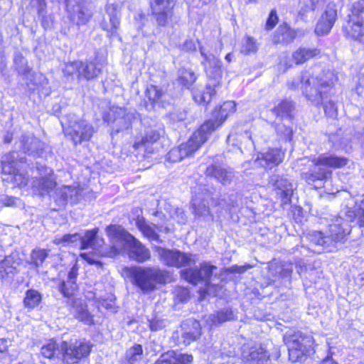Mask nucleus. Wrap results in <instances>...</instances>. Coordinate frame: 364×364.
Returning <instances> with one entry per match:
<instances>
[{"label":"nucleus","instance_id":"obj_1","mask_svg":"<svg viewBox=\"0 0 364 364\" xmlns=\"http://www.w3.org/2000/svg\"><path fill=\"white\" fill-rule=\"evenodd\" d=\"M106 232L111 247L109 250L103 252L102 255L112 257L127 247L129 257L138 262H144L150 258L149 250L122 226L110 225L106 228Z\"/></svg>","mask_w":364,"mask_h":364},{"label":"nucleus","instance_id":"obj_2","mask_svg":"<svg viewBox=\"0 0 364 364\" xmlns=\"http://www.w3.org/2000/svg\"><path fill=\"white\" fill-rule=\"evenodd\" d=\"M199 50L203 58L201 63L208 78L205 90H200L193 87L191 90L193 97L198 104H208L215 95V88L219 86L222 79V65L220 60L213 54L206 51L205 48L199 46Z\"/></svg>","mask_w":364,"mask_h":364},{"label":"nucleus","instance_id":"obj_3","mask_svg":"<svg viewBox=\"0 0 364 364\" xmlns=\"http://www.w3.org/2000/svg\"><path fill=\"white\" fill-rule=\"evenodd\" d=\"M350 230L351 226L343 218L335 216L328 225L327 235H323L320 231L314 230L309 232L306 237L311 246L316 247L314 252H333L336 248V244L342 241Z\"/></svg>","mask_w":364,"mask_h":364},{"label":"nucleus","instance_id":"obj_4","mask_svg":"<svg viewBox=\"0 0 364 364\" xmlns=\"http://www.w3.org/2000/svg\"><path fill=\"white\" fill-rule=\"evenodd\" d=\"M331 84L332 79L327 76H314L309 71H304L300 77L289 80L288 87L291 90L301 89L309 100L318 104L331 89Z\"/></svg>","mask_w":364,"mask_h":364},{"label":"nucleus","instance_id":"obj_5","mask_svg":"<svg viewBox=\"0 0 364 364\" xmlns=\"http://www.w3.org/2000/svg\"><path fill=\"white\" fill-rule=\"evenodd\" d=\"M348 159L334 154H323L314 157L309 165V170L303 172L301 177L309 184L316 182L321 183L331 177L332 171L330 168H340L346 166Z\"/></svg>","mask_w":364,"mask_h":364},{"label":"nucleus","instance_id":"obj_6","mask_svg":"<svg viewBox=\"0 0 364 364\" xmlns=\"http://www.w3.org/2000/svg\"><path fill=\"white\" fill-rule=\"evenodd\" d=\"M125 272L132 284L143 292L154 290L157 284H165L168 279L167 272L156 267L134 266L127 267Z\"/></svg>","mask_w":364,"mask_h":364},{"label":"nucleus","instance_id":"obj_7","mask_svg":"<svg viewBox=\"0 0 364 364\" xmlns=\"http://www.w3.org/2000/svg\"><path fill=\"white\" fill-rule=\"evenodd\" d=\"M284 341L288 348L289 360L292 362L301 361L311 352L314 344L311 335H304L300 331L287 333Z\"/></svg>","mask_w":364,"mask_h":364},{"label":"nucleus","instance_id":"obj_8","mask_svg":"<svg viewBox=\"0 0 364 364\" xmlns=\"http://www.w3.org/2000/svg\"><path fill=\"white\" fill-rule=\"evenodd\" d=\"M92 348L90 341L85 339H75L60 343L62 360L65 364L77 363L87 357Z\"/></svg>","mask_w":364,"mask_h":364},{"label":"nucleus","instance_id":"obj_9","mask_svg":"<svg viewBox=\"0 0 364 364\" xmlns=\"http://www.w3.org/2000/svg\"><path fill=\"white\" fill-rule=\"evenodd\" d=\"M68 125L64 127L65 122L61 121L63 131L75 144L88 141L94 133L92 126L84 119H77L74 114H70L65 119Z\"/></svg>","mask_w":364,"mask_h":364},{"label":"nucleus","instance_id":"obj_10","mask_svg":"<svg viewBox=\"0 0 364 364\" xmlns=\"http://www.w3.org/2000/svg\"><path fill=\"white\" fill-rule=\"evenodd\" d=\"M236 111L234 101H226L222 105L216 107L212 112V118L205 121L202 125V130L209 134L220 127L226 119Z\"/></svg>","mask_w":364,"mask_h":364},{"label":"nucleus","instance_id":"obj_11","mask_svg":"<svg viewBox=\"0 0 364 364\" xmlns=\"http://www.w3.org/2000/svg\"><path fill=\"white\" fill-rule=\"evenodd\" d=\"M109 116L113 117L112 122L114 124L113 129L116 132L129 129L139 119V114L135 109H127L122 107L112 109Z\"/></svg>","mask_w":364,"mask_h":364},{"label":"nucleus","instance_id":"obj_12","mask_svg":"<svg viewBox=\"0 0 364 364\" xmlns=\"http://www.w3.org/2000/svg\"><path fill=\"white\" fill-rule=\"evenodd\" d=\"M156 251L160 261L169 267L178 268L185 267L190 264L192 261L190 254L182 252L178 250H169L158 247Z\"/></svg>","mask_w":364,"mask_h":364},{"label":"nucleus","instance_id":"obj_13","mask_svg":"<svg viewBox=\"0 0 364 364\" xmlns=\"http://www.w3.org/2000/svg\"><path fill=\"white\" fill-rule=\"evenodd\" d=\"M269 185L272 187L276 197L282 204L290 203L294 192V184L286 176L274 174L270 176Z\"/></svg>","mask_w":364,"mask_h":364},{"label":"nucleus","instance_id":"obj_14","mask_svg":"<svg viewBox=\"0 0 364 364\" xmlns=\"http://www.w3.org/2000/svg\"><path fill=\"white\" fill-rule=\"evenodd\" d=\"M217 267L210 265L208 262H204L198 268H190L183 269L181 272V277L191 284H196L200 282L204 283L205 286H208L210 279L212 276L213 271Z\"/></svg>","mask_w":364,"mask_h":364},{"label":"nucleus","instance_id":"obj_15","mask_svg":"<svg viewBox=\"0 0 364 364\" xmlns=\"http://www.w3.org/2000/svg\"><path fill=\"white\" fill-rule=\"evenodd\" d=\"M176 0H151L150 6L159 26H165L173 16Z\"/></svg>","mask_w":364,"mask_h":364},{"label":"nucleus","instance_id":"obj_16","mask_svg":"<svg viewBox=\"0 0 364 364\" xmlns=\"http://www.w3.org/2000/svg\"><path fill=\"white\" fill-rule=\"evenodd\" d=\"M209 135L205 130H202L200 126L186 142L180 144L183 159L192 156L200 146L207 141Z\"/></svg>","mask_w":364,"mask_h":364},{"label":"nucleus","instance_id":"obj_17","mask_svg":"<svg viewBox=\"0 0 364 364\" xmlns=\"http://www.w3.org/2000/svg\"><path fill=\"white\" fill-rule=\"evenodd\" d=\"M82 192L79 186H64L56 189L53 198L59 206H63L67 203L75 204L81 200Z\"/></svg>","mask_w":364,"mask_h":364},{"label":"nucleus","instance_id":"obj_18","mask_svg":"<svg viewBox=\"0 0 364 364\" xmlns=\"http://www.w3.org/2000/svg\"><path fill=\"white\" fill-rule=\"evenodd\" d=\"M337 18L336 6L328 4L324 13L321 15L315 27V33L317 36L328 34L333 28Z\"/></svg>","mask_w":364,"mask_h":364},{"label":"nucleus","instance_id":"obj_19","mask_svg":"<svg viewBox=\"0 0 364 364\" xmlns=\"http://www.w3.org/2000/svg\"><path fill=\"white\" fill-rule=\"evenodd\" d=\"M241 356L244 362L252 364H267L269 357L263 347L260 346L250 347L249 345H244L242 347Z\"/></svg>","mask_w":364,"mask_h":364},{"label":"nucleus","instance_id":"obj_20","mask_svg":"<svg viewBox=\"0 0 364 364\" xmlns=\"http://www.w3.org/2000/svg\"><path fill=\"white\" fill-rule=\"evenodd\" d=\"M284 157V153L281 149H269L264 153L259 154L255 164L266 169H272L282 163Z\"/></svg>","mask_w":364,"mask_h":364},{"label":"nucleus","instance_id":"obj_21","mask_svg":"<svg viewBox=\"0 0 364 364\" xmlns=\"http://www.w3.org/2000/svg\"><path fill=\"white\" fill-rule=\"evenodd\" d=\"M18 154L13 151L6 156L2 161V170L4 173H13L14 183L20 187L26 186L28 182V178L26 174L16 172V160Z\"/></svg>","mask_w":364,"mask_h":364},{"label":"nucleus","instance_id":"obj_22","mask_svg":"<svg viewBox=\"0 0 364 364\" xmlns=\"http://www.w3.org/2000/svg\"><path fill=\"white\" fill-rule=\"evenodd\" d=\"M105 65V61L98 56L93 60L85 62L81 61L79 71V80H91L96 77L102 71Z\"/></svg>","mask_w":364,"mask_h":364},{"label":"nucleus","instance_id":"obj_23","mask_svg":"<svg viewBox=\"0 0 364 364\" xmlns=\"http://www.w3.org/2000/svg\"><path fill=\"white\" fill-rule=\"evenodd\" d=\"M56 185L52 169L46 167L43 169V173H41L38 178H36L32 182L33 188L39 191L41 195L49 193Z\"/></svg>","mask_w":364,"mask_h":364},{"label":"nucleus","instance_id":"obj_24","mask_svg":"<svg viewBox=\"0 0 364 364\" xmlns=\"http://www.w3.org/2000/svg\"><path fill=\"white\" fill-rule=\"evenodd\" d=\"M106 13L108 16L109 23L107 22L105 17L101 23V26L104 30L113 34L116 32L120 23V4L119 3L107 4L106 6Z\"/></svg>","mask_w":364,"mask_h":364},{"label":"nucleus","instance_id":"obj_25","mask_svg":"<svg viewBox=\"0 0 364 364\" xmlns=\"http://www.w3.org/2000/svg\"><path fill=\"white\" fill-rule=\"evenodd\" d=\"M181 331L183 343L188 345L200 336V324L196 320L188 319L182 323Z\"/></svg>","mask_w":364,"mask_h":364},{"label":"nucleus","instance_id":"obj_26","mask_svg":"<svg viewBox=\"0 0 364 364\" xmlns=\"http://www.w3.org/2000/svg\"><path fill=\"white\" fill-rule=\"evenodd\" d=\"M205 173L208 176L215 178L223 185L230 184L234 177L233 171L230 168H226L216 164L207 167Z\"/></svg>","mask_w":364,"mask_h":364},{"label":"nucleus","instance_id":"obj_27","mask_svg":"<svg viewBox=\"0 0 364 364\" xmlns=\"http://www.w3.org/2000/svg\"><path fill=\"white\" fill-rule=\"evenodd\" d=\"M346 30L350 38L364 43V21L363 18L349 17Z\"/></svg>","mask_w":364,"mask_h":364},{"label":"nucleus","instance_id":"obj_28","mask_svg":"<svg viewBox=\"0 0 364 364\" xmlns=\"http://www.w3.org/2000/svg\"><path fill=\"white\" fill-rule=\"evenodd\" d=\"M77 267L75 264L68 272L67 281H63L59 285V290L64 296L70 298L74 295L77 289L75 280L77 276Z\"/></svg>","mask_w":364,"mask_h":364},{"label":"nucleus","instance_id":"obj_29","mask_svg":"<svg viewBox=\"0 0 364 364\" xmlns=\"http://www.w3.org/2000/svg\"><path fill=\"white\" fill-rule=\"evenodd\" d=\"M209 195L197 194L192 198V208L193 212L198 216H208L210 215L209 210Z\"/></svg>","mask_w":364,"mask_h":364},{"label":"nucleus","instance_id":"obj_30","mask_svg":"<svg viewBox=\"0 0 364 364\" xmlns=\"http://www.w3.org/2000/svg\"><path fill=\"white\" fill-rule=\"evenodd\" d=\"M21 142L24 152L33 156L41 154L43 144L32 134L23 136Z\"/></svg>","mask_w":364,"mask_h":364},{"label":"nucleus","instance_id":"obj_31","mask_svg":"<svg viewBox=\"0 0 364 364\" xmlns=\"http://www.w3.org/2000/svg\"><path fill=\"white\" fill-rule=\"evenodd\" d=\"M354 208H349L345 213L346 217L349 222L356 221V224L364 227V198L354 203Z\"/></svg>","mask_w":364,"mask_h":364},{"label":"nucleus","instance_id":"obj_32","mask_svg":"<svg viewBox=\"0 0 364 364\" xmlns=\"http://www.w3.org/2000/svg\"><path fill=\"white\" fill-rule=\"evenodd\" d=\"M143 348L140 344H134L128 348L120 364H138L143 357Z\"/></svg>","mask_w":364,"mask_h":364},{"label":"nucleus","instance_id":"obj_33","mask_svg":"<svg viewBox=\"0 0 364 364\" xmlns=\"http://www.w3.org/2000/svg\"><path fill=\"white\" fill-rule=\"evenodd\" d=\"M296 31L287 24L279 26L274 36V42L276 43H288L296 38Z\"/></svg>","mask_w":364,"mask_h":364},{"label":"nucleus","instance_id":"obj_34","mask_svg":"<svg viewBox=\"0 0 364 364\" xmlns=\"http://www.w3.org/2000/svg\"><path fill=\"white\" fill-rule=\"evenodd\" d=\"M319 54L320 50L317 48H299L293 53L292 58L296 64H302Z\"/></svg>","mask_w":364,"mask_h":364},{"label":"nucleus","instance_id":"obj_35","mask_svg":"<svg viewBox=\"0 0 364 364\" xmlns=\"http://www.w3.org/2000/svg\"><path fill=\"white\" fill-rule=\"evenodd\" d=\"M136 225L139 230L149 240L161 242L159 235L156 232L155 225H149L143 218H138L136 221Z\"/></svg>","mask_w":364,"mask_h":364},{"label":"nucleus","instance_id":"obj_36","mask_svg":"<svg viewBox=\"0 0 364 364\" xmlns=\"http://www.w3.org/2000/svg\"><path fill=\"white\" fill-rule=\"evenodd\" d=\"M197 80V75L191 69L181 68L178 71V82L183 87L190 89Z\"/></svg>","mask_w":364,"mask_h":364},{"label":"nucleus","instance_id":"obj_37","mask_svg":"<svg viewBox=\"0 0 364 364\" xmlns=\"http://www.w3.org/2000/svg\"><path fill=\"white\" fill-rule=\"evenodd\" d=\"M41 353L44 358L49 359L55 358V356H62L60 343L59 344L56 341L51 339L43 345L41 349Z\"/></svg>","mask_w":364,"mask_h":364},{"label":"nucleus","instance_id":"obj_38","mask_svg":"<svg viewBox=\"0 0 364 364\" xmlns=\"http://www.w3.org/2000/svg\"><path fill=\"white\" fill-rule=\"evenodd\" d=\"M294 105L291 100H284L281 101L277 106H276L273 112L277 117L281 119H286L289 120L291 119V112L294 109Z\"/></svg>","mask_w":364,"mask_h":364},{"label":"nucleus","instance_id":"obj_39","mask_svg":"<svg viewBox=\"0 0 364 364\" xmlns=\"http://www.w3.org/2000/svg\"><path fill=\"white\" fill-rule=\"evenodd\" d=\"M234 314L231 309H224L218 311L215 314H211L208 317V322H210V326L220 324L223 322L232 320Z\"/></svg>","mask_w":364,"mask_h":364},{"label":"nucleus","instance_id":"obj_40","mask_svg":"<svg viewBox=\"0 0 364 364\" xmlns=\"http://www.w3.org/2000/svg\"><path fill=\"white\" fill-rule=\"evenodd\" d=\"M269 274L272 276L279 277L282 279L289 278L292 274L291 266L285 267L272 262L269 266Z\"/></svg>","mask_w":364,"mask_h":364},{"label":"nucleus","instance_id":"obj_41","mask_svg":"<svg viewBox=\"0 0 364 364\" xmlns=\"http://www.w3.org/2000/svg\"><path fill=\"white\" fill-rule=\"evenodd\" d=\"M75 316L87 325L93 323L92 316L88 311L87 306L80 304L73 306Z\"/></svg>","mask_w":364,"mask_h":364},{"label":"nucleus","instance_id":"obj_42","mask_svg":"<svg viewBox=\"0 0 364 364\" xmlns=\"http://www.w3.org/2000/svg\"><path fill=\"white\" fill-rule=\"evenodd\" d=\"M98 229L95 228L91 230H87L83 237L81 236L80 245L81 249H95L97 245L95 244L97 240V234Z\"/></svg>","mask_w":364,"mask_h":364},{"label":"nucleus","instance_id":"obj_43","mask_svg":"<svg viewBox=\"0 0 364 364\" xmlns=\"http://www.w3.org/2000/svg\"><path fill=\"white\" fill-rule=\"evenodd\" d=\"M13 258L11 256L6 257L0 261V277L13 276L16 273V267L14 266Z\"/></svg>","mask_w":364,"mask_h":364},{"label":"nucleus","instance_id":"obj_44","mask_svg":"<svg viewBox=\"0 0 364 364\" xmlns=\"http://www.w3.org/2000/svg\"><path fill=\"white\" fill-rule=\"evenodd\" d=\"M42 299L41 294L36 290L29 289L26 293L23 303L26 307L34 309L38 306Z\"/></svg>","mask_w":364,"mask_h":364},{"label":"nucleus","instance_id":"obj_45","mask_svg":"<svg viewBox=\"0 0 364 364\" xmlns=\"http://www.w3.org/2000/svg\"><path fill=\"white\" fill-rule=\"evenodd\" d=\"M332 85H333V83L331 85V89L325 93L323 99L318 104H316V103H314V104L316 105L323 104L324 112H325L326 114L329 117L333 118V117H336L337 115V108L333 101H331V100L327 101L326 100V99L328 98V94L330 93V92L332 90Z\"/></svg>","mask_w":364,"mask_h":364},{"label":"nucleus","instance_id":"obj_46","mask_svg":"<svg viewBox=\"0 0 364 364\" xmlns=\"http://www.w3.org/2000/svg\"><path fill=\"white\" fill-rule=\"evenodd\" d=\"M81 235L78 233L67 234L62 236L57 235L53 242L56 245H61L62 246H67L73 244L76 242H80Z\"/></svg>","mask_w":364,"mask_h":364},{"label":"nucleus","instance_id":"obj_47","mask_svg":"<svg viewBox=\"0 0 364 364\" xmlns=\"http://www.w3.org/2000/svg\"><path fill=\"white\" fill-rule=\"evenodd\" d=\"M320 0H300L299 14L301 17L306 16L307 13L314 11L318 6Z\"/></svg>","mask_w":364,"mask_h":364},{"label":"nucleus","instance_id":"obj_48","mask_svg":"<svg viewBox=\"0 0 364 364\" xmlns=\"http://www.w3.org/2000/svg\"><path fill=\"white\" fill-rule=\"evenodd\" d=\"M257 50V44L255 38L250 36H245L242 41L241 53L248 55L255 53Z\"/></svg>","mask_w":364,"mask_h":364},{"label":"nucleus","instance_id":"obj_49","mask_svg":"<svg viewBox=\"0 0 364 364\" xmlns=\"http://www.w3.org/2000/svg\"><path fill=\"white\" fill-rule=\"evenodd\" d=\"M146 95L151 103L158 102L163 95V92L155 85H149L146 87Z\"/></svg>","mask_w":364,"mask_h":364},{"label":"nucleus","instance_id":"obj_50","mask_svg":"<svg viewBox=\"0 0 364 364\" xmlns=\"http://www.w3.org/2000/svg\"><path fill=\"white\" fill-rule=\"evenodd\" d=\"M81 61H74L66 63L63 68V73L67 76L76 75L79 79Z\"/></svg>","mask_w":364,"mask_h":364},{"label":"nucleus","instance_id":"obj_51","mask_svg":"<svg viewBox=\"0 0 364 364\" xmlns=\"http://www.w3.org/2000/svg\"><path fill=\"white\" fill-rule=\"evenodd\" d=\"M47 257L48 252L46 250H34L31 253V260L36 267L41 265Z\"/></svg>","mask_w":364,"mask_h":364},{"label":"nucleus","instance_id":"obj_52","mask_svg":"<svg viewBox=\"0 0 364 364\" xmlns=\"http://www.w3.org/2000/svg\"><path fill=\"white\" fill-rule=\"evenodd\" d=\"M166 159L168 161L173 163L179 162L183 160V157L181 154L180 146L171 149L167 154Z\"/></svg>","mask_w":364,"mask_h":364},{"label":"nucleus","instance_id":"obj_53","mask_svg":"<svg viewBox=\"0 0 364 364\" xmlns=\"http://www.w3.org/2000/svg\"><path fill=\"white\" fill-rule=\"evenodd\" d=\"M174 351L171 350L162 354L154 364H176Z\"/></svg>","mask_w":364,"mask_h":364},{"label":"nucleus","instance_id":"obj_54","mask_svg":"<svg viewBox=\"0 0 364 364\" xmlns=\"http://www.w3.org/2000/svg\"><path fill=\"white\" fill-rule=\"evenodd\" d=\"M364 12V0H359L353 4L351 14L348 17L362 18L360 14Z\"/></svg>","mask_w":364,"mask_h":364},{"label":"nucleus","instance_id":"obj_55","mask_svg":"<svg viewBox=\"0 0 364 364\" xmlns=\"http://www.w3.org/2000/svg\"><path fill=\"white\" fill-rule=\"evenodd\" d=\"M149 328L152 331L162 330L164 327H166L167 324L166 320L159 318H154L151 320H149Z\"/></svg>","mask_w":364,"mask_h":364},{"label":"nucleus","instance_id":"obj_56","mask_svg":"<svg viewBox=\"0 0 364 364\" xmlns=\"http://www.w3.org/2000/svg\"><path fill=\"white\" fill-rule=\"evenodd\" d=\"M161 136V133L156 130L153 129H149L146 132L145 136L143 138V141L146 142H155Z\"/></svg>","mask_w":364,"mask_h":364},{"label":"nucleus","instance_id":"obj_57","mask_svg":"<svg viewBox=\"0 0 364 364\" xmlns=\"http://www.w3.org/2000/svg\"><path fill=\"white\" fill-rule=\"evenodd\" d=\"M174 358L176 360V364H191L193 356L187 353H177L174 351Z\"/></svg>","mask_w":364,"mask_h":364},{"label":"nucleus","instance_id":"obj_58","mask_svg":"<svg viewBox=\"0 0 364 364\" xmlns=\"http://www.w3.org/2000/svg\"><path fill=\"white\" fill-rule=\"evenodd\" d=\"M31 6L36 9L37 13L40 16H43L45 13L46 4L45 0H31Z\"/></svg>","mask_w":364,"mask_h":364},{"label":"nucleus","instance_id":"obj_59","mask_svg":"<svg viewBox=\"0 0 364 364\" xmlns=\"http://www.w3.org/2000/svg\"><path fill=\"white\" fill-rule=\"evenodd\" d=\"M278 22V16L276 10H272L267 20L265 28L267 30L272 29Z\"/></svg>","mask_w":364,"mask_h":364},{"label":"nucleus","instance_id":"obj_60","mask_svg":"<svg viewBox=\"0 0 364 364\" xmlns=\"http://www.w3.org/2000/svg\"><path fill=\"white\" fill-rule=\"evenodd\" d=\"M196 43H200L198 41L196 42L193 40H186L182 45V50L186 51H195L197 49Z\"/></svg>","mask_w":364,"mask_h":364},{"label":"nucleus","instance_id":"obj_61","mask_svg":"<svg viewBox=\"0 0 364 364\" xmlns=\"http://www.w3.org/2000/svg\"><path fill=\"white\" fill-rule=\"evenodd\" d=\"M102 307H103L107 310L114 311L115 306H114L113 296H112V295L110 296V299H109V301L104 300L102 302Z\"/></svg>","mask_w":364,"mask_h":364},{"label":"nucleus","instance_id":"obj_62","mask_svg":"<svg viewBox=\"0 0 364 364\" xmlns=\"http://www.w3.org/2000/svg\"><path fill=\"white\" fill-rule=\"evenodd\" d=\"M250 268H252V266L250 264H247V265H244V266L235 265V266H232L230 267V271H231V272H233V273L242 274Z\"/></svg>","mask_w":364,"mask_h":364},{"label":"nucleus","instance_id":"obj_63","mask_svg":"<svg viewBox=\"0 0 364 364\" xmlns=\"http://www.w3.org/2000/svg\"><path fill=\"white\" fill-rule=\"evenodd\" d=\"M80 256L85 259L86 260L89 264H97V263H100L99 262H97V260H95L94 258H92V257L91 255H90L89 254H87V253H82L80 255Z\"/></svg>","mask_w":364,"mask_h":364},{"label":"nucleus","instance_id":"obj_64","mask_svg":"<svg viewBox=\"0 0 364 364\" xmlns=\"http://www.w3.org/2000/svg\"><path fill=\"white\" fill-rule=\"evenodd\" d=\"M7 349L6 341L0 339V352H4Z\"/></svg>","mask_w":364,"mask_h":364}]
</instances>
